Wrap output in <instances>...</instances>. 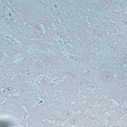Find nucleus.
<instances>
[{
    "label": "nucleus",
    "mask_w": 127,
    "mask_h": 127,
    "mask_svg": "<svg viewBox=\"0 0 127 127\" xmlns=\"http://www.w3.org/2000/svg\"><path fill=\"white\" fill-rule=\"evenodd\" d=\"M0 127H7V124L4 123H1L0 124Z\"/></svg>",
    "instance_id": "f257e3e1"
},
{
    "label": "nucleus",
    "mask_w": 127,
    "mask_h": 127,
    "mask_svg": "<svg viewBox=\"0 0 127 127\" xmlns=\"http://www.w3.org/2000/svg\"><path fill=\"white\" fill-rule=\"evenodd\" d=\"M9 14H10V15H11V14L10 13Z\"/></svg>",
    "instance_id": "f03ea898"
}]
</instances>
